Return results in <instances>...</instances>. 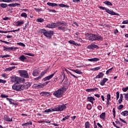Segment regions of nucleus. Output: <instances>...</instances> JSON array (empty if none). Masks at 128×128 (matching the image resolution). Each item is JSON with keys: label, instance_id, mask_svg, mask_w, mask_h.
<instances>
[{"label": "nucleus", "instance_id": "nucleus-1", "mask_svg": "<svg viewBox=\"0 0 128 128\" xmlns=\"http://www.w3.org/2000/svg\"><path fill=\"white\" fill-rule=\"evenodd\" d=\"M30 86L28 83V84H15L12 86V88L16 92H22L24 90L25 88H28Z\"/></svg>", "mask_w": 128, "mask_h": 128}, {"label": "nucleus", "instance_id": "nucleus-2", "mask_svg": "<svg viewBox=\"0 0 128 128\" xmlns=\"http://www.w3.org/2000/svg\"><path fill=\"white\" fill-rule=\"evenodd\" d=\"M88 40H92V42H94V40H104V37L102 36H100V34H92L87 33Z\"/></svg>", "mask_w": 128, "mask_h": 128}, {"label": "nucleus", "instance_id": "nucleus-3", "mask_svg": "<svg viewBox=\"0 0 128 128\" xmlns=\"http://www.w3.org/2000/svg\"><path fill=\"white\" fill-rule=\"evenodd\" d=\"M66 90L65 86H63L59 88L58 90L53 93V96H56V98H62L64 96V93L66 92Z\"/></svg>", "mask_w": 128, "mask_h": 128}, {"label": "nucleus", "instance_id": "nucleus-4", "mask_svg": "<svg viewBox=\"0 0 128 128\" xmlns=\"http://www.w3.org/2000/svg\"><path fill=\"white\" fill-rule=\"evenodd\" d=\"M20 6L18 3H12L8 4L4 3L0 4V8H6L8 6H10V8H15V6Z\"/></svg>", "mask_w": 128, "mask_h": 128}, {"label": "nucleus", "instance_id": "nucleus-5", "mask_svg": "<svg viewBox=\"0 0 128 128\" xmlns=\"http://www.w3.org/2000/svg\"><path fill=\"white\" fill-rule=\"evenodd\" d=\"M55 112H62L66 108V104L58 105L57 107L54 108Z\"/></svg>", "mask_w": 128, "mask_h": 128}, {"label": "nucleus", "instance_id": "nucleus-6", "mask_svg": "<svg viewBox=\"0 0 128 128\" xmlns=\"http://www.w3.org/2000/svg\"><path fill=\"white\" fill-rule=\"evenodd\" d=\"M68 24L66 23L64 21L62 22H58L56 23L53 22V26L54 28H58V26H66Z\"/></svg>", "mask_w": 128, "mask_h": 128}, {"label": "nucleus", "instance_id": "nucleus-7", "mask_svg": "<svg viewBox=\"0 0 128 128\" xmlns=\"http://www.w3.org/2000/svg\"><path fill=\"white\" fill-rule=\"evenodd\" d=\"M18 72L20 74V76L22 78H28V71L24 70H20Z\"/></svg>", "mask_w": 128, "mask_h": 128}, {"label": "nucleus", "instance_id": "nucleus-8", "mask_svg": "<svg viewBox=\"0 0 128 128\" xmlns=\"http://www.w3.org/2000/svg\"><path fill=\"white\" fill-rule=\"evenodd\" d=\"M18 49V47H6V46H3V50L6 52H10V50L16 52Z\"/></svg>", "mask_w": 128, "mask_h": 128}, {"label": "nucleus", "instance_id": "nucleus-9", "mask_svg": "<svg viewBox=\"0 0 128 128\" xmlns=\"http://www.w3.org/2000/svg\"><path fill=\"white\" fill-rule=\"evenodd\" d=\"M44 36H45L48 38H52V36H54V31L46 30V32H45Z\"/></svg>", "mask_w": 128, "mask_h": 128}, {"label": "nucleus", "instance_id": "nucleus-10", "mask_svg": "<svg viewBox=\"0 0 128 128\" xmlns=\"http://www.w3.org/2000/svg\"><path fill=\"white\" fill-rule=\"evenodd\" d=\"M56 72H54L51 75L47 76L45 77L42 80V82H46V80H50L52 78H54V76L55 74H56Z\"/></svg>", "mask_w": 128, "mask_h": 128}, {"label": "nucleus", "instance_id": "nucleus-11", "mask_svg": "<svg viewBox=\"0 0 128 128\" xmlns=\"http://www.w3.org/2000/svg\"><path fill=\"white\" fill-rule=\"evenodd\" d=\"M26 82L24 78L16 76L15 84H22L23 82Z\"/></svg>", "mask_w": 128, "mask_h": 128}, {"label": "nucleus", "instance_id": "nucleus-12", "mask_svg": "<svg viewBox=\"0 0 128 128\" xmlns=\"http://www.w3.org/2000/svg\"><path fill=\"white\" fill-rule=\"evenodd\" d=\"M87 48L89 50H94V48H100V47L98 45L94 44H91L87 46Z\"/></svg>", "mask_w": 128, "mask_h": 128}, {"label": "nucleus", "instance_id": "nucleus-13", "mask_svg": "<svg viewBox=\"0 0 128 128\" xmlns=\"http://www.w3.org/2000/svg\"><path fill=\"white\" fill-rule=\"evenodd\" d=\"M106 12L109 14H112V16H118V14H116L114 11H111L110 9L107 8L106 9Z\"/></svg>", "mask_w": 128, "mask_h": 128}, {"label": "nucleus", "instance_id": "nucleus-14", "mask_svg": "<svg viewBox=\"0 0 128 128\" xmlns=\"http://www.w3.org/2000/svg\"><path fill=\"white\" fill-rule=\"evenodd\" d=\"M98 88H88L86 90V92H98Z\"/></svg>", "mask_w": 128, "mask_h": 128}, {"label": "nucleus", "instance_id": "nucleus-15", "mask_svg": "<svg viewBox=\"0 0 128 128\" xmlns=\"http://www.w3.org/2000/svg\"><path fill=\"white\" fill-rule=\"evenodd\" d=\"M87 100L90 102H92V104H94V101L96 100V99H94V98L92 96H88Z\"/></svg>", "mask_w": 128, "mask_h": 128}, {"label": "nucleus", "instance_id": "nucleus-16", "mask_svg": "<svg viewBox=\"0 0 128 128\" xmlns=\"http://www.w3.org/2000/svg\"><path fill=\"white\" fill-rule=\"evenodd\" d=\"M108 80V78H104L102 80H101L100 82V86H104L105 84Z\"/></svg>", "mask_w": 128, "mask_h": 128}, {"label": "nucleus", "instance_id": "nucleus-17", "mask_svg": "<svg viewBox=\"0 0 128 128\" xmlns=\"http://www.w3.org/2000/svg\"><path fill=\"white\" fill-rule=\"evenodd\" d=\"M18 2V0H0V2Z\"/></svg>", "mask_w": 128, "mask_h": 128}, {"label": "nucleus", "instance_id": "nucleus-18", "mask_svg": "<svg viewBox=\"0 0 128 128\" xmlns=\"http://www.w3.org/2000/svg\"><path fill=\"white\" fill-rule=\"evenodd\" d=\"M4 120H6V122H12V118H10L7 115H4Z\"/></svg>", "mask_w": 128, "mask_h": 128}, {"label": "nucleus", "instance_id": "nucleus-19", "mask_svg": "<svg viewBox=\"0 0 128 128\" xmlns=\"http://www.w3.org/2000/svg\"><path fill=\"white\" fill-rule=\"evenodd\" d=\"M35 88H42L44 85H43L42 84H34Z\"/></svg>", "mask_w": 128, "mask_h": 128}, {"label": "nucleus", "instance_id": "nucleus-20", "mask_svg": "<svg viewBox=\"0 0 128 128\" xmlns=\"http://www.w3.org/2000/svg\"><path fill=\"white\" fill-rule=\"evenodd\" d=\"M70 70H72V72H76V74H82V72H81L80 70H78V69H77L76 70L74 69H70Z\"/></svg>", "mask_w": 128, "mask_h": 128}, {"label": "nucleus", "instance_id": "nucleus-21", "mask_svg": "<svg viewBox=\"0 0 128 128\" xmlns=\"http://www.w3.org/2000/svg\"><path fill=\"white\" fill-rule=\"evenodd\" d=\"M24 24V20L20 21L18 20L16 22V26H20Z\"/></svg>", "mask_w": 128, "mask_h": 128}, {"label": "nucleus", "instance_id": "nucleus-22", "mask_svg": "<svg viewBox=\"0 0 128 128\" xmlns=\"http://www.w3.org/2000/svg\"><path fill=\"white\" fill-rule=\"evenodd\" d=\"M50 93L48 92H42L40 94L42 96H50Z\"/></svg>", "mask_w": 128, "mask_h": 128}, {"label": "nucleus", "instance_id": "nucleus-23", "mask_svg": "<svg viewBox=\"0 0 128 128\" xmlns=\"http://www.w3.org/2000/svg\"><path fill=\"white\" fill-rule=\"evenodd\" d=\"M56 112L54 108L46 109L44 112Z\"/></svg>", "mask_w": 128, "mask_h": 128}, {"label": "nucleus", "instance_id": "nucleus-24", "mask_svg": "<svg viewBox=\"0 0 128 128\" xmlns=\"http://www.w3.org/2000/svg\"><path fill=\"white\" fill-rule=\"evenodd\" d=\"M48 6H58V4L56 3H52V2H48L47 3Z\"/></svg>", "mask_w": 128, "mask_h": 128}, {"label": "nucleus", "instance_id": "nucleus-25", "mask_svg": "<svg viewBox=\"0 0 128 128\" xmlns=\"http://www.w3.org/2000/svg\"><path fill=\"white\" fill-rule=\"evenodd\" d=\"M104 76V73H102V72H100L98 74V75H97L96 76V78H102L103 76Z\"/></svg>", "mask_w": 128, "mask_h": 128}, {"label": "nucleus", "instance_id": "nucleus-26", "mask_svg": "<svg viewBox=\"0 0 128 128\" xmlns=\"http://www.w3.org/2000/svg\"><path fill=\"white\" fill-rule=\"evenodd\" d=\"M58 30H62V32H66V27L60 26H58Z\"/></svg>", "mask_w": 128, "mask_h": 128}, {"label": "nucleus", "instance_id": "nucleus-27", "mask_svg": "<svg viewBox=\"0 0 128 128\" xmlns=\"http://www.w3.org/2000/svg\"><path fill=\"white\" fill-rule=\"evenodd\" d=\"M32 126V122L30 121V122L22 124V126Z\"/></svg>", "mask_w": 128, "mask_h": 128}, {"label": "nucleus", "instance_id": "nucleus-28", "mask_svg": "<svg viewBox=\"0 0 128 128\" xmlns=\"http://www.w3.org/2000/svg\"><path fill=\"white\" fill-rule=\"evenodd\" d=\"M100 118L101 120H106V112L102 113L101 114H100Z\"/></svg>", "mask_w": 128, "mask_h": 128}, {"label": "nucleus", "instance_id": "nucleus-29", "mask_svg": "<svg viewBox=\"0 0 128 128\" xmlns=\"http://www.w3.org/2000/svg\"><path fill=\"white\" fill-rule=\"evenodd\" d=\"M88 62H98L100 60V58H92L88 59Z\"/></svg>", "mask_w": 128, "mask_h": 128}, {"label": "nucleus", "instance_id": "nucleus-30", "mask_svg": "<svg viewBox=\"0 0 128 128\" xmlns=\"http://www.w3.org/2000/svg\"><path fill=\"white\" fill-rule=\"evenodd\" d=\"M120 114H122V116H128V110H125L124 112H122L120 113Z\"/></svg>", "mask_w": 128, "mask_h": 128}, {"label": "nucleus", "instance_id": "nucleus-31", "mask_svg": "<svg viewBox=\"0 0 128 128\" xmlns=\"http://www.w3.org/2000/svg\"><path fill=\"white\" fill-rule=\"evenodd\" d=\"M68 43L70 44H74V46H80L78 43L76 42L74 40H70L68 41Z\"/></svg>", "mask_w": 128, "mask_h": 128}, {"label": "nucleus", "instance_id": "nucleus-32", "mask_svg": "<svg viewBox=\"0 0 128 128\" xmlns=\"http://www.w3.org/2000/svg\"><path fill=\"white\" fill-rule=\"evenodd\" d=\"M58 6H60V8H70V6L64 4H58Z\"/></svg>", "mask_w": 128, "mask_h": 128}, {"label": "nucleus", "instance_id": "nucleus-33", "mask_svg": "<svg viewBox=\"0 0 128 128\" xmlns=\"http://www.w3.org/2000/svg\"><path fill=\"white\" fill-rule=\"evenodd\" d=\"M19 60H20L21 62H24V60H26V57H25L24 55H22L19 58Z\"/></svg>", "mask_w": 128, "mask_h": 128}, {"label": "nucleus", "instance_id": "nucleus-34", "mask_svg": "<svg viewBox=\"0 0 128 128\" xmlns=\"http://www.w3.org/2000/svg\"><path fill=\"white\" fill-rule=\"evenodd\" d=\"M103 4H106V6H112V2H110V1H105L103 2Z\"/></svg>", "mask_w": 128, "mask_h": 128}, {"label": "nucleus", "instance_id": "nucleus-35", "mask_svg": "<svg viewBox=\"0 0 128 128\" xmlns=\"http://www.w3.org/2000/svg\"><path fill=\"white\" fill-rule=\"evenodd\" d=\"M46 28H54V22L47 24Z\"/></svg>", "mask_w": 128, "mask_h": 128}, {"label": "nucleus", "instance_id": "nucleus-36", "mask_svg": "<svg viewBox=\"0 0 128 128\" xmlns=\"http://www.w3.org/2000/svg\"><path fill=\"white\" fill-rule=\"evenodd\" d=\"M36 22H44V19L42 18H39L36 20Z\"/></svg>", "mask_w": 128, "mask_h": 128}, {"label": "nucleus", "instance_id": "nucleus-37", "mask_svg": "<svg viewBox=\"0 0 128 128\" xmlns=\"http://www.w3.org/2000/svg\"><path fill=\"white\" fill-rule=\"evenodd\" d=\"M66 72L67 74H70L72 76H74V78H78V76H76L74 74H73L72 73H71L68 70H66Z\"/></svg>", "mask_w": 128, "mask_h": 128}, {"label": "nucleus", "instance_id": "nucleus-38", "mask_svg": "<svg viewBox=\"0 0 128 128\" xmlns=\"http://www.w3.org/2000/svg\"><path fill=\"white\" fill-rule=\"evenodd\" d=\"M32 76H38V72L36 70H34L32 72Z\"/></svg>", "mask_w": 128, "mask_h": 128}, {"label": "nucleus", "instance_id": "nucleus-39", "mask_svg": "<svg viewBox=\"0 0 128 128\" xmlns=\"http://www.w3.org/2000/svg\"><path fill=\"white\" fill-rule=\"evenodd\" d=\"M90 122L87 121L84 124L85 128H90Z\"/></svg>", "mask_w": 128, "mask_h": 128}, {"label": "nucleus", "instance_id": "nucleus-40", "mask_svg": "<svg viewBox=\"0 0 128 128\" xmlns=\"http://www.w3.org/2000/svg\"><path fill=\"white\" fill-rule=\"evenodd\" d=\"M16 76L11 77V82H12L16 83Z\"/></svg>", "mask_w": 128, "mask_h": 128}, {"label": "nucleus", "instance_id": "nucleus-41", "mask_svg": "<svg viewBox=\"0 0 128 128\" xmlns=\"http://www.w3.org/2000/svg\"><path fill=\"white\" fill-rule=\"evenodd\" d=\"M110 100H106V108H110Z\"/></svg>", "mask_w": 128, "mask_h": 128}, {"label": "nucleus", "instance_id": "nucleus-42", "mask_svg": "<svg viewBox=\"0 0 128 128\" xmlns=\"http://www.w3.org/2000/svg\"><path fill=\"white\" fill-rule=\"evenodd\" d=\"M102 68V66L96 67L91 69V70H98Z\"/></svg>", "mask_w": 128, "mask_h": 128}, {"label": "nucleus", "instance_id": "nucleus-43", "mask_svg": "<svg viewBox=\"0 0 128 128\" xmlns=\"http://www.w3.org/2000/svg\"><path fill=\"white\" fill-rule=\"evenodd\" d=\"M6 100H8V102L10 104H12L14 103V100H12V99L10 98H6Z\"/></svg>", "mask_w": 128, "mask_h": 128}, {"label": "nucleus", "instance_id": "nucleus-44", "mask_svg": "<svg viewBox=\"0 0 128 128\" xmlns=\"http://www.w3.org/2000/svg\"><path fill=\"white\" fill-rule=\"evenodd\" d=\"M46 30L44 29H40L39 30V32H40L41 34H43L44 35V34L46 33Z\"/></svg>", "mask_w": 128, "mask_h": 128}, {"label": "nucleus", "instance_id": "nucleus-45", "mask_svg": "<svg viewBox=\"0 0 128 128\" xmlns=\"http://www.w3.org/2000/svg\"><path fill=\"white\" fill-rule=\"evenodd\" d=\"M21 16H22V18H28V14H26V12H22L21 14Z\"/></svg>", "mask_w": 128, "mask_h": 128}, {"label": "nucleus", "instance_id": "nucleus-46", "mask_svg": "<svg viewBox=\"0 0 128 128\" xmlns=\"http://www.w3.org/2000/svg\"><path fill=\"white\" fill-rule=\"evenodd\" d=\"M114 70V67H112L111 68L108 69L106 72V74H108L109 72H112V70Z\"/></svg>", "mask_w": 128, "mask_h": 128}, {"label": "nucleus", "instance_id": "nucleus-47", "mask_svg": "<svg viewBox=\"0 0 128 128\" xmlns=\"http://www.w3.org/2000/svg\"><path fill=\"white\" fill-rule=\"evenodd\" d=\"M17 44L18 46H24H24H26V44H24L22 43V42H18L17 43Z\"/></svg>", "mask_w": 128, "mask_h": 128}, {"label": "nucleus", "instance_id": "nucleus-48", "mask_svg": "<svg viewBox=\"0 0 128 128\" xmlns=\"http://www.w3.org/2000/svg\"><path fill=\"white\" fill-rule=\"evenodd\" d=\"M92 104H87L86 108H88V110H92Z\"/></svg>", "mask_w": 128, "mask_h": 128}, {"label": "nucleus", "instance_id": "nucleus-49", "mask_svg": "<svg viewBox=\"0 0 128 128\" xmlns=\"http://www.w3.org/2000/svg\"><path fill=\"white\" fill-rule=\"evenodd\" d=\"M46 74V70L42 72L40 74V76H41V78H42V76H44Z\"/></svg>", "mask_w": 128, "mask_h": 128}, {"label": "nucleus", "instance_id": "nucleus-50", "mask_svg": "<svg viewBox=\"0 0 128 128\" xmlns=\"http://www.w3.org/2000/svg\"><path fill=\"white\" fill-rule=\"evenodd\" d=\"M0 98H8V96L2 94L0 96Z\"/></svg>", "mask_w": 128, "mask_h": 128}, {"label": "nucleus", "instance_id": "nucleus-51", "mask_svg": "<svg viewBox=\"0 0 128 128\" xmlns=\"http://www.w3.org/2000/svg\"><path fill=\"white\" fill-rule=\"evenodd\" d=\"M6 83V80H4L2 79H0V84H4Z\"/></svg>", "mask_w": 128, "mask_h": 128}, {"label": "nucleus", "instance_id": "nucleus-52", "mask_svg": "<svg viewBox=\"0 0 128 128\" xmlns=\"http://www.w3.org/2000/svg\"><path fill=\"white\" fill-rule=\"evenodd\" d=\"M70 118V116H65L64 118H63L62 120V122H64V120H68V118Z\"/></svg>", "mask_w": 128, "mask_h": 128}, {"label": "nucleus", "instance_id": "nucleus-53", "mask_svg": "<svg viewBox=\"0 0 128 128\" xmlns=\"http://www.w3.org/2000/svg\"><path fill=\"white\" fill-rule=\"evenodd\" d=\"M106 100H112L110 99V94H107Z\"/></svg>", "mask_w": 128, "mask_h": 128}, {"label": "nucleus", "instance_id": "nucleus-54", "mask_svg": "<svg viewBox=\"0 0 128 128\" xmlns=\"http://www.w3.org/2000/svg\"><path fill=\"white\" fill-rule=\"evenodd\" d=\"M2 78H8V74L6 73L4 74H3L2 75Z\"/></svg>", "mask_w": 128, "mask_h": 128}, {"label": "nucleus", "instance_id": "nucleus-55", "mask_svg": "<svg viewBox=\"0 0 128 128\" xmlns=\"http://www.w3.org/2000/svg\"><path fill=\"white\" fill-rule=\"evenodd\" d=\"M98 8H100V10H107L108 8H106V7H102V6H98Z\"/></svg>", "mask_w": 128, "mask_h": 128}, {"label": "nucleus", "instance_id": "nucleus-56", "mask_svg": "<svg viewBox=\"0 0 128 128\" xmlns=\"http://www.w3.org/2000/svg\"><path fill=\"white\" fill-rule=\"evenodd\" d=\"M122 90L123 92H128V86L126 87V88H122Z\"/></svg>", "mask_w": 128, "mask_h": 128}, {"label": "nucleus", "instance_id": "nucleus-57", "mask_svg": "<svg viewBox=\"0 0 128 128\" xmlns=\"http://www.w3.org/2000/svg\"><path fill=\"white\" fill-rule=\"evenodd\" d=\"M124 108V105L121 104L118 107V110H120Z\"/></svg>", "mask_w": 128, "mask_h": 128}, {"label": "nucleus", "instance_id": "nucleus-58", "mask_svg": "<svg viewBox=\"0 0 128 128\" xmlns=\"http://www.w3.org/2000/svg\"><path fill=\"white\" fill-rule=\"evenodd\" d=\"M112 112H113L114 118H116V108H113Z\"/></svg>", "mask_w": 128, "mask_h": 128}, {"label": "nucleus", "instance_id": "nucleus-59", "mask_svg": "<svg viewBox=\"0 0 128 128\" xmlns=\"http://www.w3.org/2000/svg\"><path fill=\"white\" fill-rule=\"evenodd\" d=\"M116 100H118V98H120V92H116Z\"/></svg>", "mask_w": 128, "mask_h": 128}, {"label": "nucleus", "instance_id": "nucleus-60", "mask_svg": "<svg viewBox=\"0 0 128 128\" xmlns=\"http://www.w3.org/2000/svg\"><path fill=\"white\" fill-rule=\"evenodd\" d=\"M10 70H12V68L10 67L6 68L4 70V72H10Z\"/></svg>", "mask_w": 128, "mask_h": 128}, {"label": "nucleus", "instance_id": "nucleus-61", "mask_svg": "<svg viewBox=\"0 0 128 128\" xmlns=\"http://www.w3.org/2000/svg\"><path fill=\"white\" fill-rule=\"evenodd\" d=\"M26 56H34V54H30V53H26Z\"/></svg>", "mask_w": 128, "mask_h": 128}, {"label": "nucleus", "instance_id": "nucleus-62", "mask_svg": "<svg viewBox=\"0 0 128 128\" xmlns=\"http://www.w3.org/2000/svg\"><path fill=\"white\" fill-rule=\"evenodd\" d=\"M124 98L126 100H128V94H124Z\"/></svg>", "mask_w": 128, "mask_h": 128}, {"label": "nucleus", "instance_id": "nucleus-63", "mask_svg": "<svg viewBox=\"0 0 128 128\" xmlns=\"http://www.w3.org/2000/svg\"><path fill=\"white\" fill-rule=\"evenodd\" d=\"M122 24H128V20H124L122 22Z\"/></svg>", "mask_w": 128, "mask_h": 128}, {"label": "nucleus", "instance_id": "nucleus-64", "mask_svg": "<svg viewBox=\"0 0 128 128\" xmlns=\"http://www.w3.org/2000/svg\"><path fill=\"white\" fill-rule=\"evenodd\" d=\"M64 80H65L64 81V83L65 84H68V78H66V79H64Z\"/></svg>", "mask_w": 128, "mask_h": 128}]
</instances>
